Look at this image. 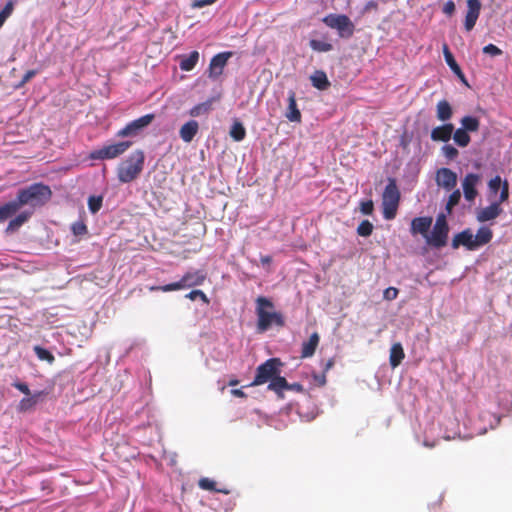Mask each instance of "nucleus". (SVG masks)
<instances>
[{"label":"nucleus","mask_w":512,"mask_h":512,"mask_svg":"<svg viewBox=\"0 0 512 512\" xmlns=\"http://www.w3.org/2000/svg\"><path fill=\"white\" fill-rule=\"evenodd\" d=\"M52 197V191L49 186L42 183H34L18 191L17 199L5 203L8 208V217L13 216L22 206L30 205L40 207L45 205Z\"/></svg>","instance_id":"obj_1"},{"label":"nucleus","mask_w":512,"mask_h":512,"mask_svg":"<svg viewBox=\"0 0 512 512\" xmlns=\"http://www.w3.org/2000/svg\"><path fill=\"white\" fill-rule=\"evenodd\" d=\"M255 313L257 315L256 328L259 333L266 332L272 325L283 327L285 318L281 312L275 311L274 303L265 296H259L255 300Z\"/></svg>","instance_id":"obj_2"},{"label":"nucleus","mask_w":512,"mask_h":512,"mask_svg":"<svg viewBox=\"0 0 512 512\" xmlns=\"http://www.w3.org/2000/svg\"><path fill=\"white\" fill-rule=\"evenodd\" d=\"M145 163L143 150L133 151L117 167V178L121 183H130L136 180L142 173Z\"/></svg>","instance_id":"obj_3"},{"label":"nucleus","mask_w":512,"mask_h":512,"mask_svg":"<svg viewBox=\"0 0 512 512\" xmlns=\"http://www.w3.org/2000/svg\"><path fill=\"white\" fill-rule=\"evenodd\" d=\"M282 362L279 358H270L256 369L254 380L249 386H259L270 382L277 374H280Z\"/></svg>","instance_id":"obj_4"},{"label":"nucleus","mask_w":512,"mask_h":512,"mask_svg":"<svg viewBox=\"0 0 512 512\" xmlns=\"http://www.w3.org/2000/svg\"><path fill=\"white\" fill-rule=\"evenodd\" d=\"M448 233L449 225L446 215L440 213L436 218L431 234L426 237L427 243L432 247L442 248L447 244Z\"/></svg>","instance_id":"obj_5"},{"label":"nucleus","mask_w":512,"mask_h":512,"mask_svg":"<svg viewBox=\"0 0 512 512\" xmlns=\"http://www.w3.org/2000/svg\"><path fill=\"white\" fill-rule=\"evenodd\" d=\"M323 23L332 29H336L342 38H350L355 31L353 22L344 14H328L322 19Z\"/></svg>","instance_id":"obj_6"},{"label":"nucleus","mask_w":512,"mask_h":512,"mask_svg":"<svg viewBox=\"0 0 512 512\" xmlns=\"http://www.w3.org/2000/svg\"><path fill=\"white\" fill-rule=\"evenodd\" d=\"M132 145L131 141H121L93 150L89 154L91 160H108L114 159L124 154Z\"/></svg>","instance_id":"obj_7"},{"label":"nucleus","mask_w":512,"mask_h":512,"mask_svg":"<svg viewBox=\"0 0 512 512\" xmlns=\"http://www.w3.org/2000/svg\"><path fill=\"white\" fill-rule=\"evenodd\" d=\"M154 114H146L138 119H135L128 123L124 128L117 132L119 137H127L137 135L141 130L149 126L154 120Z\"/></svg>","instance_id":"obj_8"},{"label":"nucleus","mask_w":512,"mask_h":512,"mask_svg":"<svg viewBox=\"0 0 512 512\" xmlns=\"http://www.w3.org/2000/svg\"><path fill=\"white\" fill-rule=\"evenodd\" d=\"M232 56V51L221 52L213 56L209 64V77L217 79L219 76H221L224 67Z\"/></svg>","instance_id":"obj_9"},{"label":"nucleus","mask_w":512,"mask_h":512,"mask_svg":"<svg viewBox=\"0 0 512 512\" xmlns=\"http://www.w3.org/2000/svg\"><path fill=\"white\" fill-rule=\"evenodd\" d=\"M481 2L480 0H467V13L464 21V28L466 31H471L480 15Z\"/></svg>","instance_id":"obj_10"},{"label":"nucleus","mask_w":512,"mask_h":512,"mask_svg":"<svg viewBox=\"0 0 512 512\" xmlns=\"http://www.w3.org/2000/svg\"><path fill=\"white\" fill-rule=\"evenodd\" d=\"M436 183L447 191L454 189L457 184V175L449 168H440L436 172Z\"/></svg>","instance_id":"obj_11"},{"label":"nucleus","mask_w":512,"mask_h":512,"mask_svg":"<svg viewBox=\"0 0 512 512\" xmlns=\"http://www.w3.org/2000/svg\"><path fill=\"white\" fill-rule=\"evenodd\" d=\"M480 180L478 174L469 173L467 174L462 182L464 197L467 201H474L478 192L476 186Z\"/></svg>","instance_id":"obj_12"},{"label":"nucleus","mask_w":512,"mask_h":512,"mask_svg":"<svg viewBox=\"0 0 512 512\" xmlns=\"http://www.w3.org/2000/svg\"><path fill=\"white\" fill-rule=\"evenodd\" d=\"M451 246L453 249H458L460 246H464L467 250L474 251L475 245L471 229L467 228L456 234L452 239Z\"/></svg>","instance_id":"obj_13"},{"label":"nucleus","mask_w":512,"mask_h":512,"mask_svg":"<svg viewBox=\"0 0 512 512\" xmlns=\"http://www.w3.org/2000/svg\"><path fill=\"white\" fill-rule=\"evenodd\" d=\"M503 212L500 203H491L489 206L481 208L476 213L478 222L484 223L496 219Z\"/></svg>","instance_id":"obj_14"},{"label":"nucleus","mask_w":512,"mask_h":512,"mask_svg":"<svg viewBox=\"0 0 512 512\" xmlns=\"http://www.w3.org/2000/svg\"><path fill=\"white\" fill-rule=\"evenodd\" d=\"M400 202V191L397 187L396 181L393 178L388 180V184L386 185L383 195H382V204H399Z\"/></svg>","instance_id":"obj_15"},{"label":"nucleus","mask_w":512,"mask_h":512,"mask_svg":"<svg viewBox=\"0 0 512 512\" xmlns=\"http://www.w3.org/2000/svg\"><path fill=\"white\" fill-rule=\"evenodd\" d=\"M432 222L433 219L430 216L416 217L411 221L410 231L413 235L421 234L426 238Z\"/></svg>","instance_id":"obj_16"},{"label":"nucleus","mask_w":512,"mask_h":512,"mask_svg":"<svg viewBox=\"0 0 512 512\" xmlns=\"http://www.w3.org/2000/svg\"><path fill=\"white\" fill-rule=\"evenodd\" d=\"M454 125L452 123H445L437 126L431 131V139L436 142H448L453 134Z\"/></svg>","instance_id":"obj_17"},{"label":"nucleus","mask_w":512,"mask_h":512,"mask_svg":"<svg viewBox=\"0 0 512 512\" xmlns=\"http://www.w3.org/2000/svg\"><path fill=\"white\" fill-rule=\"evenodd\" d=\"M184 288L200 286L206 280V273L203 270L188 271L181 277Z\"/></svg>","instance_id":"obj_18"},{"label":"nucleus","mask_w":512,"mask_h":512,"mask_svg":"<svg viewBox=\"0 0 512 512\" xmlns=\"http://www.w3.org/2000/svg\"><path fill=\"white\" fill-rule=\"evenodd\" d=\"M285 116L290 122H301L302 116L300 110L297 107L296 94L292 90L288 92V107Z\"/></svg>","instance_id":"obj_19"},{"label":"nucleus","mask_w":512,"mask_h":512,"mask_svg":"<svg viewBox=\"0 0 512 512\" xmlns=\"http://www.w3.org/2000/svg\"><path fill=\"white\" fill-rule=\"evenodd\" d=\"M198 130V122L195 120H190L182 125L179 131V135L184 142L190 143L198 133Z\"/></svg>","instance_id":"obj_20"},{"label":"nucleus","mask_w":512,"mask_h":512,"mask_svg":"<svg viewBox=\"0 0 512 512\" xmlns=\"http://www.w3.org/2000/svg\"><path fill=\"white\" fill-rule=\"evenodd\" d=\"M320 337L317 332H314L309 337L308 341L302 344L301 357L308 358L314 355L316 348L318 347Z\"/></svg>","instance_id":"obj_21"},{"label":"nucleus","mask_w":512,"mask_h":512,"mask_svg":"<svg viewBox=\"0 0 512 512\" xmlns=\"http://www.w3.org/2000/svg\"><path fill=\"white\" fill-rule=\"evenodd\" d=\"M493 238V232L488 227H480L476 233L473 235V242L475 245V250L481 246L488 244Z\"/></svg>","instance_id":"obj_22"},{"label":"nucleus","mask_w":512,"mask_h":512,"mask_svg":"<svg viewBox=\"0 0 512 512\" xmlns=\"http://www.w3.org/2000/svg\"><path fill=\"white\" fill-rule=\"evenodd\" d=\"M405 357V353L401 343H394L390 349L389 362L392 368H396L401 364Z\"/></svg>","instance_id":"obj_23"},{"label":"nucleus","mask_w":512,"mask_h":512,"mask_svg":"<svg viewBox=\"0 0 512 512\" xmlns=\"http://www.w3.org/2000/svg\"><path fill=\"white\" fill-rule=\"evenodd\" d=\"M436 115L438 120L446 122L451 119L453 110L450 103L447 100H441L436 106Z\"/></svg>","instance_id":"obj_24"},{"label":"nucleus","mask_w":512,"mask_h":512,"mask_svg":"<svg viewBox=\"0 0 512 512\" xmlns=\"http://www.w3.org/2000/svg\"><path fill=\"white\" fill-rule=\"evenodd\" d=\"M310 80L312 85L319 90H326L330 86V82L327 75L322 70L315 71L311 76Z\"/></svg>","instance_id":"obj_25"},{"label":"nucleus","mask_w":512,"mask_h":512,"mask_svg":"<svg viewBox=\"0 0 512 512\" xmlns=\"http://www.w3.org/2000/svg\"><path fill=\"white\" fill-rule=\"evenodd\" d=\"M288 382L287 380L280 376V374H277L268 384V389L275 392L279 396L283 397V390H287Z\"/></svg>","instance_id":"obj_26"},{"label":"nucleus","mask_w":512,"mask_h":512,"mask_svg":"<svg viewBox=\"0 0 512 512\" xmlns=\"http://www.w3.org/2000/svg\"><path fill=\"white\" fill-rule=\"evenodd\" d=\"M199 60L198 51H192L188 56H185L181 59L179 66L183 71H191L197 64Z\"/></svg>","instance_id":"obj_27"},{"label":"nucleus","mask_w":512,"mask_h":512,"mask_svg":"<svg viewBox=\"0 0 512 512\" xmlns=\"http://www.w3.org/2000/svg\"><path fill=\"white\" fill-rule=\"evenodd\" d=\"M198 486L201 489L207 490V491L218 492V493H222V494H226V495L230 493V490L227 488H216V482L207 477L201 478L198 482Z\"/></svg>","instance_id":"obj_28"},{"label":"nucleus","mask_w":512,"mask_h":512,"mask_svg":"<svg viewBox=\"0 0 512 512\" xmlns=\"http://www.w3.org/2000/svg\"><path fill=\"white\" fill-rule=\"evenodd\" d=\"M31 213L29 212H22L18 214L14 219H12L6 228L7 232H13L16 231L18 228H20L25 222L28 221L30 218Z\"/></svg>","instance_id":"obj_29"},{"label":"nucleus","mask_w":512,"mask_h":512,"mask_svg":"<svg viewBox=\"0 0 512 512\" xmlns=\"http://www.w3.org/2000/svg\"><path fill=\"white\" fill-rule=\"evenodd\" d=\"M443 54H444V58H445V61H446L447 65L454 72V74L460 75L461 74V68L458 65V63L456 62L453 54L449 50V47H448V45L446 43L443 44Z\"/></svg>","instance_id":"obj_30"},{"label":"nucleus","mask_w":512,"mask_h":512,"mask_svg":"<svg viewBox=\"0 0 512 512\" xmlns=\"http://www.w3.org/2000/svg\"><path fill=\"white\" fill-rule=\"evenodd\" d=\"M452 135L454 142L460 147L468 146L471 141L469 132H467L462 127L455 130V132Z\"/></svg>","instance_id":"obj_31"},{"label":"nucleus","mask_w":512,"mask_h":512,"mask_svg":"<svg viewBox=\"0 0 512 512\" xmlns=\"http://www.w3.org/2000/svg\"><path fill=\"white\" fill-rule=\"evenodd\" d=\"M460 122L462 128L465 129L467 132H476L479 130L480 121L476 117L464 116Z\"/></svg>","instance_id":"obj_32"},{"label":"nucleus","mask_w":512,"mask_h":512,"mask_svg":"<svg viewBox=\"0 0 512 512\" xmlns=\"http://www.w3.org/2000/svg\"><path fill=\"white\" fill-rule=\"evenodd\" d=\"M211 110V101H206L195 105L189 111V115L192 117H199L201 115L208 114Z\"/></svg>","instance_id":"obj_33"},{"label":"nucleus","mask_w":512,"mask_h":512,"mask_svg":"<svg viewBox=\"0 0 512 512\" xmlns=\"http://www.w3.org/2000/svg\"><path fill=\"white\" fill-rule=\"evenodd\" d=\"M230 136L235 141H238V142L242 141L245 138L246 130L241 122L236 121L233 123L231 130H230Z\"/></svg>","instance_id":"obj_34"},{"label":"nucleus","mask_w":512,"mask_h":512,"mask_svg":"<svg viewBox=\"0 0 512 512\" xmlns=\"http://www.w3.org/2000/svg\"><path fill=\"white\" fill-rule=\"evenodd\" d=\"M181 289H185L181 279L177 282H173V283L166 284L163 286H151L149 288L150 291H162V292H170V291H176V290H181Z\"/></svg>","instance_id":"obj_35"},{"label":"nucleus","mask_w":512,"mask_h":512,"mask_svg":"<svg viewBox=\"0 0 512 512\" xmlns=\"http://www.w3.org/2000/svg\"><path fill=\"white\" fill-rule=\"evenodd\" d=\"M310 47L317 52H329L333 49V45L328 42L312 39L309 42Z\"/></svg>","instance_id":"obj_36"},{"label":"nucleus","mask_w":512,"mask_h":512,"mask_svg":"<svg viewBox=\"0 0 512 512\" xmlns=\"http://www.w3.org/2000/svg\"><path fill=\"white\" fill-rule=\"evenodd\" d=\"M460 199H461V192L459 189L454 190L450 194L448 201L446 203V207H445L447 214L452 213L454 206H456L459 203Z\"/></svg>","instance_id":"obj_37"},{"label":"nucleus","mask_w":512,"mask_h":512,"mask_svg":"<svg viewBox=\"0 0 512 512\" xmlns=\"http://www.w3.org/2000/svg\"><path fill=\"white\" fill-rule=\"evenodd\" d=\"M34 352L37 355V357L42 361H47L48 363L52 364L55 361L54 355L47 349L35 346Z\"/></svg>","instance_id":"obj_38"},{"label":"nucleus","mask_w":512,"mask_h":512,"mask_svg":"<svg viewBox=\"0 0 512 512\" xmlns=\"http://www.w3.org/2000/svg\"><path fill=\"white\" fill-rule=\"evenodd\" d=\"M373 232V225L369 220H363L357 227L358 235L368 237Z\"/></svg>","instance_id":"obj_39"},{"label":"nucleus","mask_w":512,"mask_h":512,"mask_svg":"<svg viewBox=\"0 0 512 512\" xmlns=\"http://www.w3.org/2000/svg\"><path fill=\"white\" fill-rule=\"evenodd\" d=\"M41 393H38L37 395H34L32 397H26V398H23L21 399L20 403H19V410L20 411H27V410H30L33 406L36 405L37 403V397L40 395Z\"/></svg>","instance_id":"obj_40"},{"label":"nucleus","mask_w":512,"mask_h":512,"mask_svg":"<svg viewBox=\"0 0 512 512\" xmlns=\"http://www.w3.org/2000/svg\"><path fill=\"white\" fill-rule=\"evenodd\" d=\"M383 205V217L386 220H392L395 218L399 204H382Z\"/></svg>","instance_id":"obj_41"},{"label":"nucleus","mask_w":512,"mask_h":512,"mask_svg":"<svg viewBox=\"0 0 512 512\" xmlns=\"http://www.w3.org/2000/svg\"><path fill=\"white\" fill-rule=\"evenodd\" d=\"M102 196H90L88 199V208L92 213H97L102 207Z\"/></svg>","instance_id":"obj_42"},{"label":"nucleus","mask_w":512,"mask_h":512,"mask_svg":"<svg viewBox=\"0 0 512 512\" xmlns=\"http://www.w3.org/2000/svg\"><path fill=\"white\" fill-rule=\"evenodd\" d=\"M71 231L75 236H83L88 233L86 224L83 221H76L71 225Z\"/></svg>","instance_id":"obj_43"},{"label":"nucleus","mask_w":512,"mask_h":512,"mask_svg":"<svg viewBox=\"0 0 512 512\" xmlns=\"http://www.w3.org/2000/svg\"><path fill=\"white\" fill-rule=\"evenodd\" d=\"M441 150H442L443 155L449 160L455 159L459 154L458 150L450 144L444 145L441 148Z\"/></svg>","instance_id":"obj_44"},{"label":"nucleus","mask_w":512,"mask_h":512,"mask_svg":"<svg viewBox=\"0 0 512 512\" xmlns=\"http://www.w3.org/2000/svg\"><path fill=\"white\" fill-rule=\"evenodd\" d=\"M186 298L194 301L197 298L201 299L205 304H209V299L207 295L202 290H192L186 295Z\"/></svg>","instance_id":"obj_45"},{"label":"nucleus","mask_w":512,"mask_h":512,"mask_svg":"<svg viewBox=\"0 0 512 512\" xmlns=\"http://www.w3.org/2000/svg\"><path fill=\"white\" fill-rule=\"evenodd\" d=\"M13 3L9 1L4 8L0 11V27L4 24L6 19L12 14Z\"/></svg>","instance_id":"obj_46"},{"label":"nucleus","mask_w":512,"mask_h":512,"mask_svg":"<svg viewBox=\"0 0 512 512\" xmlns=\"http://www.w3.org/2000/svg\"><path fill=\"white\" fill-rule=\"evenodd\" d=\"M502 185H503V182L499 175L492 178L488 183L489 190H490V192H493V193H497L498 190L502 188Z\"/></svg>","instance_id":"obj_47"},{"label":"nucleus","mask_w":512,"mask_h":512,"mask_svg":"<svg viewBox=\"0 0 512 512\" xmlns=\"http://www.w3.org/2000/svg\"><path fill=\"white\" fill-rule=\"evenodd\" d=\"M499 200L496 203H500V205L506 202L509 198V183L507 180L503 181L502 188L500 189Z\"/></svg>","instance_id":"obj_48"},{"label":"nucleus","mask_w":512,"mask_h":512,"mask_svg":"<svg viewBox=\"0 0 512 512\" xmlns=\"http://www.w3.org/2000/svg\"><path fill=\"white\" fill-rule=\"evenodd\" d=\"M483 53L491 56H499L502 54V50L494 44H488L483 47Z\"/></svg>","instance_id":"obj_49"},{"label":"nucleus","mask_w":512,"mask_h":512,"mask_svg":"<svg viewBox=\"0 0 512 512\" xmlns=\"http://www.w3.org/2000/svg\"><path fill=\"white\" fill-rule=\"evenodd\" d=\"M399 290L395 287H388L383 292V298L385 300L391 301L397 298Z\"/></svg>","instance_id":"obj_50"},{"label":"nucleus","mask_w":512,"mask_h":512,"mask_svg":"<svg viewBox=\"0 0 512 512\" xmlns=\"http://www.w3.org/2000/svg\"><path fill=\"white\" fill-rule=\"evenodd\" d=\"M360 210L364 215H371L374 210V204L372 200L361 202Z\"/></svg>","instance_id":"obj_51"},{"label":"nucleus","mask_w":512,"mask_h":512,"mask_svg":"<svg viewBox=\"0 0 512 512\" xmlns=\"http://www.w3.org/2000/svg\"><path fill=\"white\" fill-rule=\"evenodd\" d=\"M37 74L36 70H28L22 77L20 83L17 87H22L26 83H28L35 75Z\"/></svg>","instance_id":"obj_52"},{"label":"nucleus","mask_w":512,"mask_h":512,"mask_svg":"<svg viewBox=\"0 0 512 512\" xmlns=\"http://www.w3.org/2000/svg\"><path fill=\"white\" fill-rule=\"evenodd\" d=\"M455 12V3L452 0L447 1L443 6V13L448 16L453 15Z\"/></svg>","instance_id":"obj_53"},{"label":"nucleus","mask_w":512,"mask_h":512,"mask_svg":"<svg viewBox=\"0 0 512 512\" xmlns=\"http://www.w3.org/2000/svg\"><path fill=\"white\" fill-rule=\"evenodd\" d=\"M217 0H194L192 3L193 8H203L208 5H212Z\"/></svg>","instance_id":"obj_54"},{"label":"nucleus","mask_w":512,"mask_h":512,"mask_svg":"<svg viewBox=\"0 0 512 512\" xmlns=\"http://www.w3.org/2000/svg\"><path fill=\"white\" fill-rule=\"evenodd\" d=\"M14 387L18 389L20 392L24 393L25 395H30V389L27 384L18 382L14 384Z\"/></svg>","instance_id":"obj_55"},{"label":"nucleus","mask_w":512,"mask_h":512,"mask_svg":"<svg viewBox=\"0 0 512 512\" xmlns=\"http://www.w3.org/2000/svg\"><path fill=\"white\" fill-rule=\"evenodd\" d=\"M313 377L319 386H324L326 384V375L324 372L322 374H314Z\"/></svg>","instance_id":"obj_56"},{"label":"nucleus","mask_w":512,"mask_h":512,"mask_svg":"<svg viewBox=\"0 0 512 512\" xmlns=\"http://www.w3.org/2000/svg\"><path fill=\"white\" fill-rule=\"evenodd\" d=\"M7 212H8V208H5V206L2 205L0 207V223L4 222L5 220H7L9 218Z\"/></svg>","instance_id":"obj_57"},{"label":"nucleus","mask_w":512,"mask_h":512,"mask_svg":"<svg viewBox=\"0 0 512 512\" xmlns=\"http://www.w3.org/2000/svg\"><path fill=\"white\" fill-rule=\"evenodd\" d=\"M287 390H293V391H297V392H302L303 391V386L300 383H293V384H289L288 383Z\"/></svg>","instance_id":"obj_58"},{"label":"nucleus","mask_w":512,"mask_h":512,"mask_svg":"<svg viewBox=\"0 0 512 512\" xmlns=\"http://www.w3.org/2000/svg\"><path fill=\"white\" fill-rule=\"evenodd\" d=\"M334 364L335 361L333 358L328 359L323 367V372L326 374V372H328L334 366Z\"/></svg>","instance_id":"obj_59"},{"label":"nucleus","mask_w":512,"mask_h":512,"mask_svg":"<svg viewBox=\"0 0 512 512\" xmlns=\"http://www.w3.org/2000/svg\"><path fill=\"white\" fill-rule=\"evenodd\" d=\"M231 394L238 398H246L247 395L243 392L242 389H232Z\"/></svg>","instance_id":"obj_60"},{"label":"nucleus","mask_w":512,"mask_h":512,"mask_svg":"<svg viewBox=\"0 0 512 512\" xmlns=\"http://www.w3.org/2000/svg\"><path fill=\"white\" fill-rule=\"evenodd\" d=\"M260 262L262 265H270L272 263V257L270 255L261 256Z\"/></svg>","instance_id":"obj_61"},{"label":"nucleus","mask_w":512,"mask_h":512,"mask_svg":"<svg viewBox=\"0 0 512 512\" xmlns=\"http://www.w3.org/2000/svg\"><path fill=\"white\" fill-rule=\"evenodd\" d=\"M459 77V79L465 83L466 85H468L467 81H466V78H465V75L464 73L461 71V74L460 75H457Z\"/></svg>","instance_id":"obj_62"},{"label":"nucleus","mask_w":512,"mask_h":512,"mask_svg":"<svg viewBox=\"0 0 512 512\" xmlns=\"http://www.w3.org/2000/svg\"><path fill=\"white\" fill-rule=\"evenodd\" d=\"M459 77V79L465 83L466 85H468L467 81H466V78H465V75L464 73L461 71V74L460 75H457Z\"/></svg>","instance_id":"obj_63"},{"label":"nucleus","mask_w":512,"mask_h":512,"mask_svg":"<svg viewBox=\"0 0 512 512\" xmlns=\"http://www.w3.org/2000/svg\"><path fill=\"white\" fill-rule=\"evenodd\" d=\"M239 383V381L237 379H232L229 381V386H236L237 384Z\"/></svg>","instance_id":"obj_64"}]
</instances>
